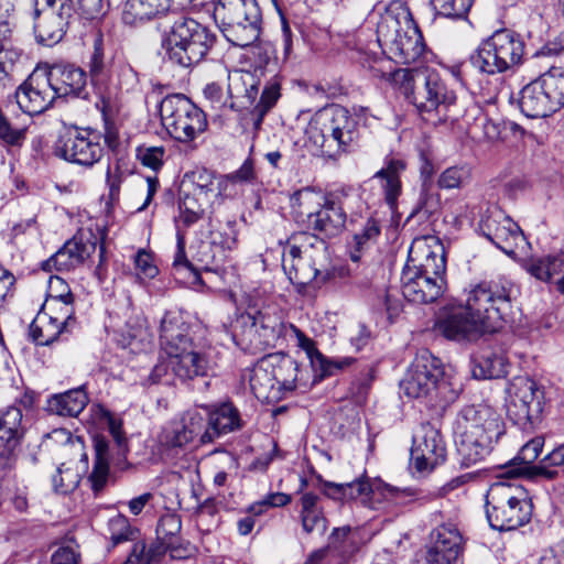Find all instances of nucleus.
<instances>
[{
	"mask_svg": "<svg viewBox=\"0 0 564 564\" xmlns=\"http://www.w3.org/2000/svg\"><path fill=\"white\" fill-rule=\"evenodd\" d=\"M506 410L508 420L521 431L529 432L540 421L544 392L529 377H516L509 384Z\"/></svg>",
	"mask_w": 564,
	"mask_h": 564,
	"instance_id": "obj_14",
	"label": "nucleus"
},
{
	"mask_svg": "<svg viewBox=\"0 0 564 564\" xmlns=\"http://www.w3.org/2000/svg\"><path fill=\"white\" fill-rule=\"evenodd\" d=\"M378 40L388 46L400 64L416 62L425 50L420 30L410 19V12L401 2H392L377 24Z\"/></svg>",
	"mask_w": 564,
	"mask_h": 564,
	"instance_id": "obj_5",
	"label": "nucleus"
},
{
	"mask_svg": "<svg viewBox=\"0 0 564 564\" xmlns=\"http://www.w3.org/2000/svg\"><path fill=\"white\" fill-rule=\"evenodd\" d=\"M272 370L281 394L294 391L297 388L302 370L296 360L291 357H283L276 366H272Z\"/></svg>",
	"mask_w": 564,
	"mask_h": 564,
	"instance_id": "obj_55",
	"label": "nucleus"
},
{
	"mask_svg": "<svg viewBox=\"0 0 564 564\" xmlns=\"http://www.w3.org/2000/svg\"><path fill=\"white\" fill-rule=\"evenodd\" d=\"M305 250L306 259L297 264H288V260H282V267L290 282L296 288L297 292H302L310 283H315L321 286L323 265L317 261L313 254L307 253Z\"/></svg>",
	"mask_w": 564,
	"mask_h": 564,
	"instance_id": "obj_40",
	"label": "nucleus"
},
{
	"mask_svg": "<svg viewBox=\"0 0 564 564\" xmlns=\"http://www.w3.org/2000/svg\"><path fill=\"white\" fill-rule=\"evenodd\" d=\"M54 153L69 163L91 167L104 155L100 134L90 128L67 127L58 134Z\"/></svg>",
	"mask_w": 564,
	"mask_h": 564,
	"instance_id": "obj_16",
	"label": "nucleus"
},
{
	"mask_svg": "<svg viewBox=\"0 0 564 564\" xmlns=\"http://www.w3.org/2000/svg\"><path fill=\"white\" fill-rule=\"evenodd\" d=\"M62 305V319L65 323L76 324L74 316V295L68 284L59 276H51L50 279V293L43 305V310L55 312L57 306Z\"/></svg>",
	"mask_w": 564,
	"mask_h": 564,
	"instance_id": "obj_42",
	"label": "nucleus"
},
{
	"mask_svg": "<svg viewBox=\"0 0 564 564\" xmlns=\"http://www.w3.org/2000/svg\"><path fill=\"white\" fill-rule=\"evenodd\" d=\"M22 51L0 40V93L14 87L20 73Z\"/></svg>",
	"mask_w": 564,
	"mask_h": 564,
	"instance_id": "obj_45",
	"label": "nucleus"
},
{
	"mask_svg": "<svg viewBox=\"0 0 564 564\" xmlns=\"http://www.w3.org/2000/svg\"><path fill=\"white\" fill-rule=\"evenodd\" d=\"M319 500L321 497L312 491L303 492L299 499V518L306 534L317 532L319 535H324L327 530L328 521Z\"/></svg>",
	"mask_w": 564,
	"mask_h": 564,
	"instance_id": "obj_38",
	"label": "nucleus"
},
{
	"mask_svg": "<svg viewBox=\"0 0 564 564\" xmlns=\"http://www.w3.org/2000/svg\"><path fill=\"white\" fill-rule=\"evenodd\" d=\"M182 528L181 518L176 513H165L161 516L156 525V535L163 541L184 544L180 538Z\"/></svg>",
	"mask_w": 564,
	"mask_h": 564,
	"instance_id": "obj_62",
	"label": "nucleus"
},
{
	"mask_svg": "<svg viewBox=\"0 0 564 564\" xmlns=\"http://www.w3.org/2000/svg\"><path fill=\"white\" fill-rule=\"evenodd\" d=\"M75 12L72 0H63L58 10L47 11L34 17V31L37 41L46 45L58 43L64 37L72 20H74Z\"/></svg>",
	"mask_w": 564,
	"mask_h": 564,
	"instance_id": "obj_28",
	"label": "nucleus"
},
{
	"mask_svg": "<svg viewBox=\"0 0 564 564\" xmlns=\"http://www.w3.org/2000/svg\"><path fill=\"white\" fill-rule=\"evenodd\" d=\"M544 446V437L535 436L528 441L519 451L518 455L506 465L505 474L509 477H518L525 475L529 477H538V475H531V471L527 467H532L539 455L541 454Z\"/></svg>",
	"mask_w": 564,
	"mask_h": 564,
	"instance_id": "obj_47",
	"label": "nucleus"
},
{
	"mask_svg": "<svg viewBox=\"0 0 564 564\" xmlns=\"http://www.w3.org/2000/svg\"><path fill=\"white\" fill-rule=\"evenodd\" d=\"M46 76L56 90V97L78 96L86 85V74L74 66H53Z\"/></svg>",
	"mask_w": 564,
	"mask_h": 564,
	"instance_id": "obj_37",
	"label": "nucleus"
},
{
	"mask_svg": "<svg viewBox=\"0 0 564 564\" xmlns=\"http://www.w3.org/2000/svg\"><path fill=\"white\" fill-rule=\"evenodd\" d=\"M123 181V172L120 166L116 164L113 167L109 166L107 170V185L109 188L108 195L101 197L104 203V212H112L120 208L119 195L120 185Z\"/></svg>",
	"mask_w": 564,
	"mask_h": 564,
	"instance_id": "obj_59",
	"label": "nucleus"
},
{
	"mask_svg": "<svg viewBox=\"0 0 564 564\" xmlns=\"http://www.w3.org/2000/svg\"><path fill=\"white\" fill-rule=\"evenodd\" d=\"M160 345L167 356L205 340L200 322L188 312L173 308L165 312L160 324Z\"/></svg>",
	"mask_w": 564,
	"mask_h": 564,
	"instance_id": "obj_17",
	"label": "nucleus"
},
{
	"mask_svg": "<svg viewBox=\"0 0 564 564\" xmlns=\"http://www.w3.org/2000/svg\"><path fill=\"white\" fill-rule=\"evenodd\" d=\"M74 326L57 315L40 312L29 326V339L37 346H50Z\"/></svg>",
	"mask_w": 564,
	"mask_h": 564,
	"instance_id": "obj_33",
	"label": "nucleus"
},
{
	"mask_svg": "<svg viewBox=\"0 0 564 564\" xmlns=\"http://www.w3.org/2000/svg\"><path fill=\"white\" fill-rule=\"evenodd\" d=\"M446 290L444 276L422 274L410 270L406 263L401 273V291L404 299L414 304H430L437 301Z\"/></svg>",
	"mask_w": 564,
	"mask_h": 564,
	"instance_id": "obj_27",
	"label": "nucleus"
},
{
	"mask_svg": "<svg viewBox=\"0 0 564 564\" xmlns=\"http://www.w3.org/2000/svg\"><path fill=\"white\" fill-rule=\"evenodd\" d=\"M22 409L18 405L0 411V455H10L20 444L24 429Z\"/></svg>",
	"mask_w": 564,
	"mask_h": 564,
	"instance_id": "obj_36",
	"label": "nucleus"
},
{
	"mask_svg": "<svg viewBox=\"0 0 564 564\" xmlns=\"http://www.w3.org/2000/svg\"><path fill=\"white\" fill-rule=\"evenodd\" d=\"M80 478L76 463H62L52 475V489L58 495L72 494L78 487Z\"/></svg>",
	"mask_w": 564,
	"mask_h": 564,
	"instance_id": "obj_52",
	"label": "nucleus"
},
{
	"mask_svg": "<svg viewBox=\"0 0 564 564\" xmlns=\"http://www.w3.org/2000/svg\"><path fill=\"white\" fill-rule=\"evenodd\" d=\"M475 0H431L434 11L449 19H463Z\"/></svg>",
	"mask_w": 564,
	"mask_h": 564,
	"instance_id": "obj_61",
	"label": "nucleus"
},
{
	"mask_svg": "<svg viewBox=\"0 0 564 564\" xmlns=\"http://www.w3.org/2000/svg\"><path fill=\"white\" fill-rule=\"evenodd\" d=\"M295 220L304 225L313 236L323 235L327 238L338 236L346 225V214H296Z\"/></svg>",
	"mask_w": 564,
	"mask_h": 564,
	"instance_id": "obj_41",
	"label": "nucleus"
},
{
	"mask_svg": "<svg viewBox=\"0 0 564 564\" xmlns=\"http://www.w3.org/2000/svg\"><path fill=\"white\" fill-rule=\"evenodd\" d=\"M280 83L275 79H272L267 83L263 87L262 93L260 95L259 101L254 105L253 113L257 116L256 124H260L263 117L273 108V106L279 100L280 94Z\"/></svg>",
	"mask_w": 564,
	"mask_h": 564,
	"instance_id": "obj_60",
	"label": "nucleus"
},
{
	"mask_svg": "<svg viewBox=\"0 0 564 564\" xmlns=\"http://www.w3.org/2000/svg\"><path fill=\"white\" fill-rule=\"evenodd\" d=\"M305 134L307 141L323 156L337 159L357 145L359 124L346 108L332 105L315 112Z\"/></svg>",
	"mask_w": 564,
	"mask_h": 564,
	"instance_id": "obj_4",
	"label": "nucleus"
},
{
	"mask_svg": "<svg viewBox=\"0 0 564 564\" xmlns=\"http://www.w3.org/2000/svg\"><path fill=\"white\" fill-rule=\"evenodd\" d=\"M15 100L20 109L30 115H40L47 110L56 97V90L46 76V70L35 69L15 90Z\"/></svg>",
	"mask_w": 564,
	"mask_h": 564,
	"instance_id": "obj_23",
	"label": "nucleus"
},
{
	"mask_svg": "<svg viewBox=\"0 0 564 564\" xmlns=\"http://www.w3.org/2000/svg\"><path fill=\"white\" fill-rule=\"evenodd\" d=\"M188 0H127L122 20L127 24H135L155 18L170 9H180Z\"/></svg>",
	"mask_w": 564,
	"mask_h": 564,
	"instance_id": "obj_32",
	"label": "nucleus"
},
{
	"mask_svg": "<svg viewBox=\"0 0 564 564\" xmlns=\"http://www.w3.org/2000/svg\"><path fill=\"white\" fill-rule=\"evenodd\" d=\"M106 420L111 440L105 435H95L93 438L95 458L88 480L95 494L101 491L107 485L110 462L120 470L128 466L129 444L122 429V421L110 412L106 413Z\"/></svg>",
	"mask_w": 564,
	"mask_h": 564,
	"instance_id": "obj_12",
	"label": "nucleus"
},
{
	"mask_svg": "<svg viewBox=\"0 0 564 564\" xmlns=\"http://www.w3.org/2000/svg\"><path fill=\"white\" fill-rule=\"evenodd\" d=\"M166 553L173 560H182L189 556L191 550L188 544H175L156 536V540L151 542L150 545H147L143 541H137L132 546L128 562L131 564H152L159 562Z\"/></svg>",
	"mask_w": 564,
	"mask_h": 564,
	"instance_id": "obj_31",
	"label": "nucleus"
},
{
	"mask_svg": "<svg viewBox=\"0 0 564 564\" xmlns=\"http://www.w3.org/2000/svg\"><path fill=\"white\" fill-rule=\"evenodd\" d=\"M241 321L245 325L243 340L248 341L250 349L267 350L283 341L285 325L278 316L259 311L242 315Z\"/></svg>",
	"mask_w": 564,
	"mask_h": 564,
	"instance_id": "obj_22",
	"label": "nucleus"
},
{
	"mask_svg": "<svg viewBox=\"0 0 564 564\" xmlns=\"http://www.w3.org/2000/svg\"><path fill=\"white\" fill-rule=\"evenodd\" d=\"M227 256L228 249L217 239L208 236L207 239L199 240L191 247L192 259L188 261L192 265L174 270L177 272L189 271L193 274L194 284L219 288L225 283Z\"/></svg>",
	"mask_w": 564,
	"mask_h": 564,
	"instance_id": "obj_15",
	"label": "nucleus"
},
{
	"mask_svg": "<svg viewBox=\"0 0 564 564\" xmlns=\"http://www.w3.org/2000/svg\"><path fill=\"white\" fill-rule=\"evenodd\" d=\"M223 180L215 182V176L206 169H196L184 174L180 184V212H196L213 207L221 191Z\"/></svg>",
	"mask_w": 564,
	"mask_h": 564,
	"instance_id": "obj_18",
	"label": "nucleus"
},
{
	"mask_svg": "<svg viewBox=\"0 0 564 564\" xmlns=\"http://www.w3.org/2000/svg\"><path fill=\"white\" fill-rule=\"evenodd\" d=\"M199 214H178L174 217V224L176 228V250L173 260V268H189L192 264L185 252V230L193 224L197 223Z\"/></svg>",
	"mask_w": 564,
	"mask_h": 564,
	"instance_id": "obj_54",
	"label": "nucleus"
},
{
	"mask_svg": "<svg viewBox=\"0 0 564 564\" xmlns=\"http://www.w3.org/2000/svg\"><path fill=\"white\" fill-rule=\"evenodd\" d=\"M107 533L111 546L115 547L128 541H135L139 535V530L131 525L126 516L118 513L108 520Z\"/></svg>",
	"mask_w": 564,
	"mask_h": 564,
	"instance_id": "obj_57",
	"label": "nucleus"
},
{
	"mask_svg": "<svg viewBox=\"0 0 564 564\" xmlns=\"http://www.w3.org/2000/svg\"><path fill=\"white\" fill-rule=\"evenodd\" d=\"M350 50L360 53V64L373 77L391 82L405 98L416 108L421 118L433 124L454 120L452 108L456 104V94L449 89L441 75L430 68L392 69L391 61L380 56H369L364 52L360 34L345 41Z\"/></svg>",
	"mask_w": 564,
	"mask_h": 564,
	"instance_id": "obj_1",
	"label": "nucleus"
},
{
	"mask_svg": "<svg viewBox=\"0 0 564 564\" xmlns=\"http://www.w3.org/2000/svg\"><path fill=\"white\" fill-rule=\"evenodd\" d=\"M518 102L521 112L528 118H545L555 112L538 78L521 89Z\"/></svg>",
	"mask_w": 564,
	"mask_h": 564,
	"instance_id": "obj_39",
	"label": "nucleus"
},
{
	"mask_svg": "<svg viewBox=\"0 0 564 564\" xmlns=\"http://www.w3.org/2000/svg\"><path fill=\"white\" fill-rule=\"evenodd\" d=\"M400 391L409 399L421 400L429 408H445L459 393L445 376L441 360L429 350L416 355L400 381Z\"/></svg>",
	"mask_w": 564,
	"mask_h": 564,
	"instance_id": "obj_3",
	"label": "nucleus"
},
{
	"mask_svg": "<svg viewBox=\"0 0 564 564\" xmlns=\"http://www.w3.org/2000/svg\"><path fill=\"white\" fill-rule=\"evenodd\" d=\"M477 231L508 256L514 254L522 236L520 226L509 214H480Z\"/></svg>",
	"mask_w": 564,
	"mask_h": 564,
	"instance_id": "obj_26",
	"label": "nucleus"
},
{
	"mask_svg": "<svg viewBox=\"0 0 564 564\" xmlns=\"http://www.w3.org/2000/svg\"><path fill=\"white\" fill-rule=\"evenodd\" d=\"M411 456L419 471L432 470L444 463L446 445L440 430L430 423L422 424L414 437Z\"/></svg>",
	"mask_w": 564,
	"mask_h": 564,
	"instance_id": "obj_25",
	"label": "nucleus"
},
{
	"mask_svg": "<svg viewBox=\"0 0 564 564\" xmlns=\"http://www.w3.org/2000/svg\"><path fill=\"white\" fill-rule=\"evenodd\" d=\"M453 433L463 467L484 462L505 434L501 415L488 404L464 406L456 415Z\"/></svg>",
	"mask_w": 564,
	"mask_h": 564,
	"instance_id": "obj_2",
	"label": "nucleus"
},
{
	"mask_svg": "<svg viewBox=\"0 0 564 564\" xmlns=\"http://www.w3.org/2000/svg\"><path fill=\"white\" fill-rule=\"evenodd\" d=\"M346 500H360L364 506L372 509L377 508L381 498L399 505L414 500L411 489L401 490L366 476L346 482Z\"/></svg>",
	"mask_w": 564,
	"mask_h": 564,
	"instance_id": "obj_21",
	"label": "nucleus"
},
{
	"mask_svg": "<svg viewBox=\"0 0 564 564\" xmlns=\"http://www.w3.org/2000/svg\"><path fill=\"white\" fill-rule=\"evenodd\" d=\"M249 384L259 401L273 402L282 397L272 366L270 368L262 364L254 366L250 373Z\"/></svg>",
	"mask_w": 564,
	"mask_h": 564,
	"instance_id": "obj_44",
	"label": "nucleus"
},
{
	"mask_svg": "<svg viewBox=\"0 0 564 564\" xmlns=\"http://www.w3.org/2000/svg\"><path fill=\"white\" fill-rule=\"evenodd\" d=\"M205 410L209 423V430L205 434L207 440L215 442L224 435L242 430L246 425L239 409L231 401L205 405Z\"/></svg>",
	"mask_w": 564,
	"mask_h": 564,
	"instance_id": "obj_29",
	"label": "nucleus"
},
{
	"mask_svg": "<svg viewBox=\"0 0 564 564\" xmlns=\"http://www.w3.org/2000/svg\"><path fill=\"white\" fill-rule=\"evenodd\" d=\"M180 420L192 442H198L199 444L214 442L213 440H207L205 436L206 432L209 430L208 414L206 413L205 405L186 411Z\"/></svg>",
	"mask_w": 564,
	"mask_h": 564,
	"instance_id": "obj_50",
	"label": "nucleus"
},
{
	"mask_svg": "<svg viewBox=\"0 0 564 564\" xmlns=\"http://www.w3.org/2000/svg\"><path fill=\"white\" fill-rule=\"evenodd\" d=\"M160 443L169 449L184 448L187 444L193 443L181 420L169 422L160 434Z\"/></svg>",
	"mask_w": 564,
	"mask_h": 564,
	"instance_id": "obj_58",
	"label": "nucleus"
},
{
	"mask_svg": "<svg viewBox=\"0 0 564 564\" xmlns=\"http://www.w3.org/2000/svg\"><path fill=\"white\" fill-rule=\"evenodd\" d=\"M381 234V226L379 220L375 217H369L362 228L354 234L352 240L348 242L349 259L358 263L364 253L376 245Z\"/></svg>",
	"mask_w": 564,
	"mask_h": 564,
	"instance_id": "obj_48",
	"label": "nucleus"
},
{
	"mask_svg": "<svg viewBox=\"0 0 564 564\" xmlns=\"http://www.w3.org/2000/svg\"><path fill=\"white\" fill-rule=\"evenodd\" d=\"M291 327L297 333L301 346L307 351V357L315 373V379L323 380L326 377L334 376L355 362V358L352 357L327 358L313 347L312 341L303 333L293 325H291Z\"/></svg>",
	"mask_w": 564,
	"mask_h": 564,
	"instance_id": "obj_35",
	"label": "nucleus"
},
{
	"mask_svg": "<svg viewBox=\"0 0 564 564\" xmlns=\"http://www.w3.org/2000/svg\"><path fill=\"white\" fill-rule=\"evenodd\" d=\"M216 39V34L208 26L182 15L171 25L163 40V47L171 63L188 68L207 56Z\"/></svg>",
	"mask_w": 564,
	"mask_h": 564,
	"instance_id": "obj_6",
	"label": "nucleus"
},
{
	"mask_svg": "<svg viewBox=\"0 0 564 564\" xmlns=\"http://www.w3.org/2000/svg\"><path fill=\"white\" fill-rule=\"evenodd\" d=\"M435 329L446 339L457 343L476 341L488 333L482 322L469 315L462 304L446 308L436 321Z\"/></svg>",
	"mask_w": 564,
	"mask_h": 564,
	"instance_id": "obj_20",
	"label": "nucleus"
},
{
	"mask_svg": "<svg viewBox=\"0 0 564 564\" xmlns=\"http://www.w3.org/2000/svg\"><path fill=\"white\" fill-rule=\"evenodd\" d=\"M564 267V251L554 254L532 258L527 267L528 272L538 280L547 282L560 273Z\"/></svg>",
	"mask_w": 564,
	"mask_h": 564,
	"instance_id": "obj_51",
	"label": "nucleus"
},
{
	"mask_svg": "<svg viewBox=\"0 0 564 564\" xmlns=\"http://www.w3.org/2000/svg\"><path fill=\"white\" fill-rule=\"evenodd\" d=\"M26 138V128L10 122L0 108V142L6 147H21Z\"/></svg>",
	"mask_w": 564,
	"mask_h": 564,
	"instance_id": "obj_63",
	"label": "nucleus"
},
{
	"mask_svg": "<svg viewBox=\"0 0 564 564\" xmlns=\"http://www.w3.org/2000/svg\"><path fill=\"white\" fill-rule=\"evenodd\" d=\"M485 511L491 529L512 531L531 520L533 505L523 487L497 481L487 491Z\"/></svg>",
	"mask_w": 564,
	"mask_h": 564,
	"instance_id": "obj_7",
	"label": "nucleus"
},
{
	"mask_svg": "<svg viewBox=\"0 0 564 564\" xmlns=\"http://www.w3.org/2000/svg\"><path fill=\"white\" fill-rule=\"evenodd\" d=\"M410 270L421 271L422 274L444 276L446 272V257L441 243L432 249L425 241H414L409 250Z\"/></svg>",
	"mask_w": 564,
	"mask_h": 564,
	"instance_id": "obj_30",
	"label": "nucleus"
},
{
	"mask_svg": "<svg viewBox=\"0 0 564 564\" xmlns=\"http://www.w3.org/2000/svg\"><path fill=\"white\" fill-rule=\"evenodd\" d=\"M406 164L403 160L390 158L384 162L373 178L380 183L387 207L394 212L398 209V198L402 193L401 174L405 171Z\"/></svg>",
	"mask_w": 564,
	"mask_h": 564,
	"instance_id": "obj_34",
	"label": "nucleus"
},
{
	"mask_svg": "<svg viewBox=\"0 0 564 564\" xmlns=\"http://www.w3.org/2000/svg\"><path fill=\"white\" fill-rule=\"evenodd\" d=\"M214 19L235 46H249L260 36L261 11L256 0H218Z\"/></svg>",
	"mask_w": 564,
	"mask_h": 564,
	"instance_id": "obj_11",
	"label": "nucleus"
},
{
	"mask_svg": "<svg viewBox=\"0 0 564 564\" xmlns=\"http://www.w3.org/2000/svg\"><path fill=\"white\" fill-rule=\"evenodd\" d=\"M465 540L455 519L437 524L430 533L426 564H457L464 552Z\"/></svg>",
	"mask_w": 564,
	"mask_h": 564,
	"instance_id": "obj_19",
	"label": "nucleus"
},
{
	"mask_svg": "<svg viewBox=\"0 0 564 564\" xmlns=\"http://www.w3.org/2000/svg\"><path fill=\"white\" fill-rule=\"evenodd\" d=\"M212 346L207 340L197 343L184 351L170 355V364L174 376L185 384L195 379L205 378L212 370Z\"/></svg>",
	"mask_w": 564,
	"mask_h": 564,
	"instance_id": "obj_24",
	"label": "nucleus"
},
{
	"mask_svg": "<svg viewBox=\"0 0 564 564\" xmlns=\"http://www.w3.org/2000/svg\"><path fill=\"white\" fill-rule=\"evenodd\" d=\"M108 235L106 217H89V225L79 228L54 254L42 262L44 271H69L84 264L99 247L100 264L105 261V239Z\"/></svg>",
	"mask_w": 564,
	"mask_h": 564,
	"instance_id": "obj_8",
	"label": "nucleus"
},
{
	"mask_svg": "<svg viewBox=\"0 0 564 564\" xmlns=\"http://www.w3.org/2000/svg\"><path fill=\"white\" fill-rule=\"evenodd\" d=\"M224 217L220 219L218 216L209 217L208 226L209 236L217 239L218 242L226 249H230L231 245L237 239V220L235 214H221Z\"/></svg>",
	"mask_w": 564,
	"mask_h": 564,
	"instance_id": "obj_53",
	"label": "nucleus"
},
{
	"mask_svg": "<svg viewBox=\"0 0 564 564\" xmlns=\"http://www.w3.org/2000/svg\"><path fill=\"white\" fill-rule=\"evenodd\" d=\"M524 47L519 33L510 29H500L482 40L469 59L480 73L502 74L522 63Z\"/></svg>",
	"mask_w": 564,
	"mask_h": 564,
	"instance_id": "obj_9",
	"label": "nucleus"
},
{
	"mask_svg": "<svg viewBox=\"0 0 564 564\" xmlns=\"http://www.w3.org/2000/svg\"><path fill=\"white\" fill-rule=\"evenodd\" d=\"M465 306L488 333H496L512 318L511 284L484 281L468 292Z\"/></svg>",
	"mask_w": 564,
	"mask_h": 564,
	"instance_id": "obj_10",
	"label": "nucleus"
},
{
	"mask_svg": "<svg viewBox=\"0 0 564 564\" xmlns=\"http://www.w3.org/2000/svg\"><path fill=\"white\" fill-rule=\"evenodd\" d=\"M162 124L175 140L187 143L207 128V119L202 109L185 95L166 96L160 105Z\"/></svg>",
	"mask_w": 564,
	"mask_h": 564,
	"instance_id": "obj_13",
	"label": "nucleus"
},
{
	"mask_svg": "<svg viewBox=\"0 0 564 564\" xmlns=\"http://www.w3.org/2000/svg\"><path fill=\"white\" fill-rule=\"evenodd\" d=\"M88 403V395L83 388L70 389L52 395L47 401V410L61 416L76 417Z\"/></svg>",
	"mask_w": 564,
	"mask_h": 564,
	"instance_id": "obj_43",
	"label": "nucleus"
},
{
	"mask_svg": "<svg viewBox=\"0 0 564 564\" xmlns=\"http://www.w3.org/2000/svg\"><path fill=\"white\" fill-rule=\"evenodd\" d=\"M165 154L166 150L163 145L142 144L135 149L137 159L141 164L155 172L163 166Z\"/></svg>",
	"mask_w": 564,
	"mask_h": 564,
	"instance_id": "obj_64",
	"label": "nucleus"
},
{
	"mask_svg": "<svg viewBox=\"0 0 564 564\" xmlns=\"http://www.w3.org/2000/svg\"><path fill=\"white\" fill-rule=\"evenodd\" d=\"M538 79L554 111L556 112L562 109L564 107V69L552 67L540 75Z\"/></svg>",
	"mask_w": 564,
	"mask_h": 564,
	"instance_id": "obj_49",
	"label": "nucleus"
},
{
	"mask_svg": "<svg viewBox=\"0 0 564 564\" xmlns=\"http://www.w3.org/2000/svg\"><path fill=\"white\" fill-rule=\"evenodd\" d=\"M564 468V443L553 448L543 459L532 467H527L531 475H538L546 480L560 476L558 468Z\"/></svg>",
	"mask_w": 564,
	"mask_h": 564,
	"instance_id": "obj_56",
	"label": "nucleus"
},
{
	"mask_svg": "<svg viewBox=\"0 0 564 564\" xmlns=\"http://www.w3.org/2000/svg\"><path fill=\"white\" fill-rule=\"evenodd\" d=\"M509 366L503 354L487 350L474 357L471 373L476 379H499L509 373Z\"/></svg>",
	"mask_w": 564,
	"mask_h": 564,
	"instance_id": "obj_46",
	"label": "nucleus"
}]
</instances>
